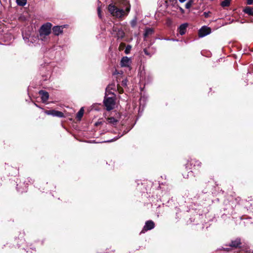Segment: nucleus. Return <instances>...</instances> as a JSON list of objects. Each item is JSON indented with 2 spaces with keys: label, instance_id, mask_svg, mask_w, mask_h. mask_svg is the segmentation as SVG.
<instances>
[{
  "label": "nucleus",
  "instance_id": "obj_18",
  "mask_svg": "<svg viewBox=\"0 0 253 253\" xmlns=\"http://www.w3.org/2000/svg\"><path fill=\"white\" fill-rule=\"evenodd\" d=\"M84 113V108L82 107L80 109L79 111L78 112L76 115V118L78 120H80L82 118Z\"/></svg>",
  "mask_w": 253,
  "mask_h": 253
},
{
  "label": "nucleus",
  "instance_id": "obj_35",
  "mask_svg": "<svg viewBox=\"0 0 253 253\" xmlns=\"http://www.w3.org/2000/svg\"><path fill=\"white\" fill-rule=\"evenodd\" d=\"M188 174L187 175V176H184V178H187V177H188Z\"/></svg>",
  "mask_w": 253,
  "mask_h": 253
},
{
  "label": "nucleus",
  "instance_id": "obj_21",
  "mask_svg": "<svg viewBox=\"0 0 253 253\" xmlns=\"http://www.w3.org/2000/svg\"><path fill=\"white\" fill-rule=\"evenodd\" d=\"M231 0H224L221 3V5L222 7H227L230 5Z\"/></svg>",
  "mask_w": 253,
  "mask_h": 253
},
{
  "label": "nucleus",
  "instance_id": "obj_32",
  "mask_svg": "<svg viewBox=\"0 0 253 253\" xmlns=\"http://www.w3.org/2000/svg\"><path fill=\"white\" fill-rule=\"evenodd\" d=\"M186 0H179V2L182 3L185 1Z\"/></svg>",
  "mask_w": 253,
  "mask_h": 253
},
{
  "label": "nucleus",
  "instance_id": "obj_26",
  "mask_svg": "<svg viewBox=\"0 0 253 253\" xmlns=\"http://www.w3.org/2000/svg\"><path fill=\"white\" fill-rule=\"evenodd\" d=\"M137 24V19L136 18L133 19L130 21L131 26L133 28L135 27Z\"/></svg>",
  "mask_w": 253,
  "mask_h": 253
},
{
  "label": "nucleus",
  "instance_id": "obj_4",
  "mask_svg": "<svg viewBox=\"0 0 253 253\" xmlns=\"http://www.w3.org/2000/svg\"><path fill=\"white\" fill-rule=\"evenodd\" d=\"M211 33V29L207 26H203L198 32L199 37L200 38L204 37Z\"/></svg>",
  "mask_w": 253,
  "mask_h": 253
},
{
  "label": "nucleus",
  "instance_id": "obj_30",
  "mask_svg": "<svg viewBox=\"0 0 253 253\" xmlns=\"http://www.w3.org/2000/svg\"><path fill=\"white\" fill-rule=\"evenodd\" d=\"M97 11H98V14L99 17L100 18H101V10L99 7L98 8Z\"/></svg>",
  "mask_w": 253,
  "mask_h": 253
},
{
  "label": "nucleus",
  "instance_id": "obj_16",
  "mask_svg": "<svg viewBox=\"0 0 253 253\" xmlns=\"http://www.w3.org/2000/svg\"><path fill=\"white\" fill-rule=\"evenodd\" d=\"M23 39L25 41V42L29 45H31V43H33L32 41V39H33V37H28L27 36H24L23 34Z\"/></svg>",
  "mask_w": 253,
  "mask_h": 253
},
{
  "label": "nucleus",
  "instance_id": "obj_13",
  "mask_svg": "<svg viewBox=\"0 0 253 253\" xmlns=\"http://www.w3.org/2000/svg\"><path fill=\"white\" fill-rule=\"evenodd\" d=\"M117 89V86H116V85L115 83H112L110 84H109L107 87L106 88V91L108 92L109 93H112L113 94H114V92H112L111 91H116Z\"/></svg>",
  "mask_w": 253,
  "mask_h": 253
},
{
  "label": "nucleus",
  "instance_id": "obj_38",
  "mask_svg": "<svg viewBox=\"0 0 253 253\" xmlns=\"http://www.w3.org/2000/svg\"><path fill=\"white\" fill-rule=\"evenodd\" d=\"M123 134H122V135H121L120 136H119V137H121V136H123Z\"/></svg>",
  "mask_w": 253,
  "mask_h": 253
},
{
  "label": "nucleus",
  "instance_id": "obj_8",
  "mask_svg": "<svg viewBox=\"0 0 253 253\" xmlns=\"http://www.w3.org/2000/svg\"><path fill=\"white\" fill-rule=\"evenodd\" d=\"M64 26H55L52 28V31L54 35L59 36L60 34H62L63 29L64 28Z\"/></svg>",
  "mask_w": 253,
  "mask_h": 253
},
{
  "label": "nucleus",
  "instance_id": "obj_10",
  "mask_svg": "<svg viewBox=\"0 0 253 253\" xmlns=\"http://www.w3.org/2000/svg\"><path fill=\"white\" fill-rule=\"evenodd\" d=\"M241 245V239L237 238L234 240H232L229 243V246L231 247L237 248Z\"/></svg>",
  "mask_w": 253,
  "mask_h": 253
},
{
  "label": "nucleus",
  "instance_id": "obj_34",
  "mask_svg": "<svg viewBox=\"0 0 253 253\" xmlns=\"http://www.w3.org/2000/svg\"><path fill=\"white\" fill-rule=\"evenodd\" d=\"M171 40H172L173 41H178L177 40H175V39H171Z\"/></svg>",
  "mask_w": 253,
  "mask_h": 253
},
{
  "label": "nucleus",
  "instance_id": "obj_37",
  "mask_svg": "<svg viewBox=\"0 0 253 253\" xmlns=\"http://www.w3.org/2000/svg\"><path fill=\"white\" fill-rule=\"evenodd\" d=\"M111 141H112V140H108L106 142H111Z\"/></svg>",
  "mask_w": 253,
  "mask_h": 253
},
{
  "label": "nucleus",
  "instance_id": "obj_23",
  "mask_svg": "<svg viewBox=\"0 0 253 253\" xmlns=\"http://www.w3.org/2000/svg\"><path fill=\"white\" fill-rule=\"evenodd\" d=\"M143 51L146 55H148L150 57H151L155 52V51L153 52H150L148 51V49L147 48H145L143 50Z\"/></svg>",
  "mask_w": 253,
  "mask_h": 253
},
{
  "label": "nucleus",
  "instance_id": "obj_28",
  "mask_svg": "<svg viewBox=\"0 0 253 253\" xmlns=\"http://www.w3.org/2000/svg\"><path fill=\"white\" fill-rule=\"evenodd\" d=\"M122 85L124 86H126L127 85V80H123L122 82Z\"/></svg>",
  "mask_w": 253,
  "mask_h": 253
},
{
  "label": "nucleus",
  "instance_id": "obj_24",
  "mask_svg": "<svg viewBox=\"0 0 253 253\" xmlns=\"http://www.w3.org/2000/svg\"><path fill=\"white\" fill-rule=\"evenodd\" d=\"M131 49V46L129 44L127 45L126 47L125 50V53L126 54H128L130 53V51Z\"/></svg>",
  "mask_w": 253,
  "mask_h": 253
},
{
  "label": "nucleus",
  "instance_id": "obj_2",
  "mask_svg": "<svg viewBox=\"0 0 253 253\" xmlns=\"http://www.w3.org/2000/svg\"><path fill=\"white\" fill-rule=\"evenodd\" d=\"M130 9V5L129 3L126 5L125 10L117 8L115 5L110 4L108 6V10L109 12L116 18H122L125 15H127Z\"/></svg>",
  "mask_w": 253,
  "mask_h": 253
},
{
  "label": "nucleus",
  "instance_id": "obj_14",
  "mask_svg": "<svg viewBox=\"0 0 253 253\" xmlns=\"http://www.w3.org/2000/svg\"><path fill=\"white\" fill-rule=\"evenodd\" d=\"M17 190L19 192L23 193L24 192H26L27 190V183L24 185V187H22L21 185H19V184H17Z\"/></svg>",
  "mask_w": 253,
  "mask_h": 253
},
{
  "label": "nucleus",
  "instance_id": "obj_7",
  "mask_svg": "<svg viewBox=\"0 0 253 253\" xmlns=\"http://www.w3.org/2000/svg\"><path fill=\"white\" fill-rule=\"evenodd\" d=\"M45 113L48 115H51L59 118H63L64 116V114L62 112L54 110L46 111Z\"/></svg>",
  "mask_w": 253,
  "mask_h": 253
},
{
  "label": "nucleus",
  "instance_id": "obj_17",
  "mask_svg": "<svg viewBox=\"0 0 253 253\" xmlns=\"http://www.w3.org/2000/svg\"><path fill=\"white\" fill-rule=\"evenodd\" d=\"M107 122L108 124L114 125L117 124L118 121L114 117H110L107 119Z\"/></svg>",
  "mask_w": 253,
  "mask_h": 253
},
{
  "label": "nucleus",
  "instance_id": "obj_25",
  "mask_svg": "<svg viewBox=\"0 0 253 253\" xmlns=\"http://www.w3.org/2000/svg\"><path fill=\"white\" fill-rule=\"evenodd\" d=\"M193 3V0H189L185 4V8L187 9L190 8Z\"/></svg>",
  "mask_w": 253,
  "mask_h": 253
},
{
  "label": "nucleus",
  "instance_id": "obj_6",
  "mask_svg": "<svg viewBox=\"0 0 253 253\" xmlns=\"http://www.w3.org/2000/svg\"><path fill=\"white\" fill-rule=\"evenodd\" d=\"M155 227L154 222L152 220H148L145 222V225L143 229L141 231V233H145V232L151 230Z\"/></svg>",
  "mask_w": 253,
  "mask_h": 253
},
{
  "label": "nucleus",
  "instance_id": "obj_1",
  "mask_svg": "<svg viewBox=\"0 0 253 253\" xmlns=\"http://www.w3.org/2000/svg\"><path fill=\"white\" fill-rule=\"evenodd\" d=\"M52 24L46 22L42 24L39 30L38 38L40 40L44 42L49 41V35L51 32Z\"/></svg>",
  "mask_w": 253,
  "mask_h": 253
},
{
  "label": "nucleus",
  "instance_id": "obj_20",
  "mask_svg": "<svg viewBox=\"0 0 253 253\" xmlns=\"http://www.w3.org/2000/svg\"><path fill=\"white\" fill-rule=\"evenodd\" d=\"M191 164H194V167H201L202 166V163L200 161L198 160H193L191 161Z\"/></svg>",
  "mask_w": 253,
  "mask_h": 253
},
{
  "label": "nucleus",
  "instance_id": "obj_31",
  "mask_svg": "<svg viewBox=\"0 0 253 253\" xmlns=\"http://www.w3.org/2000/svg\"><path fill=\"white\" fill-rule=\"evenodd\" d=\"M253 2V0H247V3L248 4H252Z\"/></svg>",
  "mask_w": 253,
  "mask_h": 253
},
{
  "label": "nucleus",
  "instance_id": "obj_9",
  "mask_svg": "<svg viewBox=\"0 0 253 253\" xmlns=\"http://www.w3.org/2000/svg\"><path fill=\"white\" fill-rule=\"evenodd\" d=\"M188 26V24L187 23H183L179 26L177 31L180 35H183L185 34Z\"/></svg>",
  "mask_w": 253,
  "mask_h": 253
},
{
  "label": "nucleus",
  "instance_id": "obj_22",
  "mask_svg": "<svg viewBox=\"0 0 253 253\" xmlns=\"http://www.w3.org/2000/svg\"><path fill=\"white\" fill-rule=\"evenodd\" d=\"M17 5L20 6H24L27 3V0H16Z\"/></svg>",
  "mask_w": 253,
  "mask_h": 253
},
{
  "label": "nucleus",
  "instance_id": "obj_29",
  "mask_svg": "<svg viewBox=\"0 0 253 253\" xmlns=\"http://www.w3.org/2000/svg\"><path fill=\"white\" fill-rule=\"evenodd\" d=\"M210 13V12H205L203 14H204L205 17L208 18L209 17Z\"/></svg>",
  "mask_w": 253,
  "mask_h": 253
},
{
  "label": "nucleus",
  "instance_id": "obj_36",
  "mask_svg": "<svg viewBox=\"0 0 253 253\" xmlns=\"http://www.w3.org/2000/svg\"><path fill=\"white\" fill-rule=\"evenodd\" d=\"M192 171H190V172H188V173H190V174H192Z\"/></svg>",
  "mask_w": 253,
  "mask_h": 253
},
{
  "label": "nucleus",
  "instance_id": "obj_12",
  "mask_svg": "<svg viewBox=\"0 0 253 253\" xmlns=\"http://www.w3.org/2000/svg\"><path fill=\"white\" fill-rule=\"evenodd\" d=\"M39 94L41 95V99L43 102H46L49 98L48 93L46 91L40 90Z\"/></svg>",
  "mask_w": 253,
  "mask_h": 253
},
{
  "label": "nucleus",
  "instance_id": "obj_11",
  "mask_svg": "<svg viewBox=\"0 0 253 253\" xmlns=\"http://www.w3.org/2000/svg\"><path fill=\"white\" fill-rule=\"evenodd\" d=\"M113 31L117 33V37L118 39H122L125 37V34L122 29L113 27Z\"/></svg>",
  "mask_w": 253,
  "mask_h": 253
},
{
  "label": "nucleus",
  "instance_id": "obj_33",
  "mask_svg": "<svg viewBox=\"0 0 253 253\" xmlns=\"http://www.w3.org/2000/svg\"><path fill=\"white\" fill-rule=\"evenodd\" d=\"M251 76V74L250 73H248V77L250 78V77Z\"/></svg>",
  "mask_w": 253,
  "mask_h": 253
},
{
  "label": "nucleus",
  "instance_id": "obj_27",
  "mask_svg": "<svg viewBox=\"0 0 253 253\" xmlns=\"http://www.w3.org/2000/svg\"><path fill=\"white\" fill-rule=\"evenodd\" d=\"M116 90H117L120 93L123 92V89L118 84L117 86Z\"/></svg>",
  "mask_w": 253,
  "mask_h": 253
},
{
  "label": "nucleus",
  "instance_id": "obj_5",
  "mask_svg": "<svg viewBox=\"0 0 253 253\" xmlns=\"http://www.w3.org/2000/svg\"><path fill=\"white\" fill-rule=\"evenodd\" d=\"M131 64V59L127 56H124L122 58L120 62V65L122 67H129Z\"/></svg>",
  "mask_w": 253,
  "mask_h": 253
},
{
  "label": "nucleus",
  "instance_id": "obj_3",
  "mask_svg": "<svg viewBox=\"0 0 253 253\" xmlns=\"http://www.w3.org/2000/svg\"><path fill=\"white\" fill-rule=\"evenodd\" d=\"M103 102L107 111H110L114 109L115 105V101L113 97H105Z\"/></svg>",
  "mask_w": 253,
  "mask_h": 253
},
{
  "label": "nucleus",
  "instance_id": "obj_19",
  "mask_svg": "<svg viewBox=\"0 0 253 253\" xmlns=\"http://www.w3.org/2000/svg\"><path fill=\"white\" fill-rule=\"evenodd\" d=\"M244 11L245 13L248 14L249 15L253 16V7L251 8L250 7H246L244 9Z\"/></svg>",
  "mask_w": 253,
  "mask_h": 253
},
{
  "label": "nucleus",
  "instance_id": "obj_15",
  "mask_svg": "<svg viewBox=\"0 0 253 253\" xmlns=\"http://www.w3.org/2000/svg\"><path fill=\"white\" fill-rule=\"evenodd\" d=\"M154 32L152 28H147L145 29V33L144 34V38H146L148 36L152 35Z\"/></svg>",
  "mask_w": 253,
  "mask_h": 253
}]
</instances>
